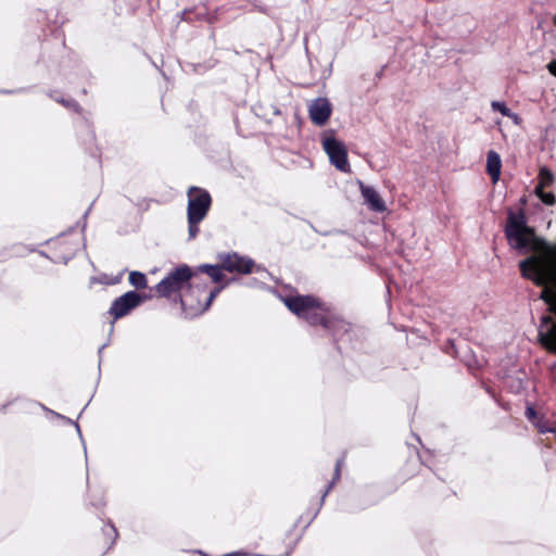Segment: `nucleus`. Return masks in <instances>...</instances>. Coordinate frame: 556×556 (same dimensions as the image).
<instances>
[{"label":"nucleus","mask_w":556,"mask_h":556,"mask_svg":"<svg viewBox=\"0 0 556 556\" xmlns=\"http://www.w3.org/2000/svg\"><path fill=\"white\" fill-rule=\"evenodd\" d=\"M502 169V160L497 152L490 150L486 154V173L493 182L500 179Z\"/></svg>","instance_id":"4468645a"},{"label":"nucleus","mask_w":556,"mask_h":556,"mask_svg":"<svg viewBox=\"0 0 556 556\" xmlns=\"http://www.w3.org/2000/svg\"><path fill=\"white\" fill-rule=\"evenodd\" d=\"M554 25L556 26V15L553 17Z\"/></svg>","instance_id":"bb28decb"},{"label":"nucleus","mask_w":556,"mask_h":556,"mask_svg":"<svg viewBox=\"0 0 556 556\" xmlns=\"http://www.w3.org/2000/svg\"><path fill=\"white\" fill-rule=\"evenodd\" d=\"M296 526L293 529L285 533L282 539V546L277 549V554L273 556H290L294 547L296 546L300 535L295 533Z\"/></svg>","instance_id":"2eb2a0df"},{"label":"nucleus","mask_w":556,"mask_h":556,"mask_svg":"<svg viewBox=\"0 0 556 556\" xmlns=\"http://www.w3.org/2000/svg\"><path fill=\"white\" fill-rule=\"evenodd\" d=\"M147 285V278L144 274L141 273V289L146 288Z\"/></svg>","instance_id":"393cba45"},{"label":"nucleus","mask_w":556,"mask_h":556,"mask_svg":"<svg viewBox=\"0 0 556 556\" xmlns=\"http://www.w3.org/2000/svg\"><path fill=\"white\" fill-rule=\"evenodd\" d=\"M105 532H106V534H108V535H111V534L116 535V530H115V528H114V527H112V526L106 527V528H105Z\"/></svg>","instance_id":"b1692460"},{"label":"nucleus","mask_w":556,"mask_h":556,"mask_svg":"<svg viewBox=\"0 0 556 556\" xmlns=\"http://www.w3.org/2000/svg\"><path fill=\"white\" fill-rule=\"evenodd\" d=\"M361 193L365 203L371 211L382 213L387 210L384 201L375 188L361 182Z\"/></svg>","instance_id":"9d476101"},{"label":"nucleus","mask_w":556,"mask_h":556,"mask_svg":"<svg viewBox=\"0 0 556 556\" xmlns=\"http://www.w3.org/2000/svg\"><path fill=\"white\" fill-rule=\"evenodd\" d=\"M323 148L329 156L330 163L340 172L349 173L351 170L348 161V150L344 144L333 136L323 138Z\"/></svg>","instance_id":"423d86ee"},{"label":"nucleus","mask_w":556,"mask_h":556,"mask_svg":"<svg viewBox=\"0 0 556 556\" xmlns=\"http://www.w3.org/2000/svg\"><path fill=\"white\" fill-rule=\"evenodd\" d=\"M553 434L555 435V440H556V428H555V430H554V433H553Z\"/></svg>","instance_id":"cd10ccee"},{"label":"nucleus","mask_w":556,"mask_h":556,"mask_svg":"<svg viewBox=\"0 0 556 556\" xmlns=\"http://www.w3.org/2000/svg\"><path fill=\"white\" fill-rule=\"evenodd\" d=\"M539 185L535 188L544 189L545 187H548L554 181V176L547 168L543 167L540 169L539 173Z\"/></svg>","instance_id":"a211bd4d"},{"label":"nucleus","mask_w":556,"mask_h":556,"mask_svg":"<svg viewBox=\"0 0 556 556\" xmlns=\"http://www.w3.org/2000/svg\"><path fill=\"white\" fill-rule=\"evenodd\" d=\"M290 312L300 318H305L312 311L323 307V301L312 294L288 295L283 299Z\"/></svg>","instance_id":"0eeeda50"},{"label":"nucleus","mask_w":556,"mask_h":556,"mask_svg":"<svg viewBox=\"0 0 556 556\" xmlns=\"http://www.w3.org/2000/svg\"><path fill=\"white\" fill-rule=\"evenodd\" d=\"M118 281H119V278H118V277H116V278H114L113 280H111V281H105V282H106V283L114 285V283H117Z\"/></svg>","instance_id":"a878e982"},{"label":"nucleus","mask_w":556,"mask_h":556,"mask_svg":"<svg viewBox=\"0 0 556 556\" xmlns=\"http://www.w3.org/2000/svg\"><path fill=\"white\" fill-rule=\"evenodd\" d=\"M222 290L223 287H215L207 293L205 288L195 286L193 280L179 293L177 301L186 315L195 316L202 314Z\"/></svg>","instance_id":"7ed1b4c3"},{"label":"nucleus","mask_w":556,"mask_h":556,"mask_svg":"<svg viewBox=\"0 0 556 556\" xmlns=\"http://www.w3.org/2000/svg\"><path fill=\"white\" fill-rule=\"evenodd\" d=\"M325 329L332 334L336 341H338L342 336L351 330V324L331 312L329 323Z\"/></svg>","instance_id":"f8f14e48"},{"label":"nucleus","mask_w":556,"mask_h":556,"mask_svg":"<svg viewBox=\"0 0 556 556\" xmlns=\"http://www.w3.org/2000/svg\"><path fill=\"white\" fill-rule=\"evenodd\" d=\"M536 195L546 205H554L556 203V197L552 192H544L541 188H535Z\"/></svg>","instance_id":"6ab92c4d"},{"label":"nucleus","mask_w":556,"mask_h":556,"mask_svg":"<svg viewBox=\"0 0 556 556\" xmlns=\"http://www.w3.org/2000/svg\"><path fill=\"white\" fill-rule=\"evenodd\" d=\"M547 70L553 76L556 77V60H553L547 64Z\"/></svg>","instance_id":"4be33fe9"},{"label":"nucleus","mask_w":556,"mask_h":556,"mask_svg":"<svg viewBox=\"0 0 556 556\" xmlns=\"http://www.w3.org/2000/svg\"><path fill=\"white\" fill-rule=\"evenodd\" d=\"M526 414L529 419H532L535 417V410L532 407H528Z\"/></svg>","instance_id":"5701e85b"},{"label":"nucleus","mask_w":556,"mask_h":556,"mask_svg":"<svg viewBox=\"0 0 556 556\" xmlns=\"http://www.w3.org/2000/svg\"><path fill=\"white\" fill-rule=\"evenodd\" d=\"M197 271H193L188 265L182 264L172 270L167 277L160 281L156 286L159 295L164 298H173L176 302L179 293L190 283L195 280Z\"/></svg>","instance_id":"20e7f679"},{"label":"nucleus","mask_w":556,"mask_h":556,"mask_svg":"<svg viewBox=\"0 0 556 556\" xmlns=\"http://www.w3.org/2000/svg\"><path fill=\"white\" fill-rule=\"evenodd\" d=\"M332 113L331 103L327 98H317L308 106V116L313 124L324 126Z\"/></svg>","instance_id":"6e6552de"},{"label":"nucleus","mask_w":556,"mask_h":556,"mask_svg":"<svg viewBox=\"0 0 556 556\" xmlns=\"http://www.w3.org/2000/svg\"><path fill=\"white\" fill-rule=\"evenodd\" d=\"M330 315H331L330 308L323 301V307L312 311L304 318V320H306L311 326H321L325 329L329 323Z\"/></svg>","instance_id":"ddd939ff"},{"label":"nucleus","mask_w":556,"mask_h":556,"mask_svg":"<svg viewBox=\"0 0 556 556\" xmlns=\"http://www.w3.org/2000/svg\"><path fill=\"white\" fill-rule=\"evenodd\" d=\"M556 427H551L546 422H542L538 425V431L540 433H554Z\"/></svg>","instance_id":"aec40b11"},{"label":"nucleus","mask_w":556,"mask_h":556,"mask_svg":"<svg viewBox=\"0 0 556 556\" xmlns=\"http://www.w3.org/2000/svg\"><path fill=\"white\" fill-rule=\"evenodd\" d=\"M129 280L134 286H138L139 285V273L131 271L129 275Z\"/></svg>","instance_id":"412c9836"},{"label":"nucleus","mask_w":556,"mask_h":556,"mask_svg":"<svg viewBox=\"0 0 556 556\" xmlns=\"http://www.w3.org/2000/svg\"><path fill=\"white\" fill-rule=\"evenodd\" d=\"M218 261H220L222 268H224L225 271L236 275L252 274L256 266L251 257L240 255L237 252L219 253Z\"/></svg>","instance_id":"39448f33"},{"label":"nucleus","mask_w":556,"mask_h":556,"mask_svg":"<svg viewBox=\"0 0 556 556\" xmlns=\"http://www.w3.org/2000/svg\"><path fill=\"white\" fill-rule=\"evenodd\" d=\"M344 463H345V456L342 455L340 458L337 459L336 462V466H334V470H333V476H332V479L331 481L329 482V484L327 485L326 490H325V493H324V496L327 495V493L334 486V484L337 482H339V480L341 479V471H342V468L344 466Z\"/></svg>","instance_id":"dca6fc26"},{"label":"nucleus","mask_w":556,"mask_h":556,"mask_svg":"<svg viewBox=\"0 0 556 556\" xmlns=\"http://www.w3.org/2000/svg\"><path fill=\"white\" fill-rule=\"evenodd\" d=\"M491 108L493 111L500 112L503 116L511 118L515 123H518L520 119L519 116L511 112V110L508 109L504 102L492 101Z\"/></svg>","instance_id":"f3484780"},{"label":"nucleus","mask_w":556,"mask_h":556,"mask_svg":"<svg viewBox=\"0 0 556 556\" xmlns=\"http://www.w3.org/2000/svg\"><path fill=\"white\" fill-rule=\"evenodd\" d=\"M194 271L198 273H205L213 282L220 283L219 287H223V289L228 286L233 279H226V276L224 274V268H222V263L218 261L216 265H201L199 266Z\"/></svg>","instance_id":"9b49d317"},{"label":"nucleus","mask_w":556,"mask_h":556,"mask_svg":"<svg viewBox=\"0 0 556 556\" xmlns=\"http://www.w3.org/2000/svg\"><path fill=\"white\" fill-rule=\"evenodd\" d=\"M139 304V294L135 291H129L117 298L111 308L110 314L114 317V319L122 318L126 316L131 309H134Z\"/></svg>","instance_id":"1a4fd4ad"},{"label":"nucleus","mask_w":556,"mask_h":556,"mask_svg":"<svg viewBox=\"0 0 556 556\" xmlns=\"http://www.w3.org/2000/svg\"><path fill=\"white\" fill-rule=\"evenodd\" d=\"M187 219L189 239L193 240L200 232V224L207 216L212 206L210 192L201 187L191 186L187 191Z\"/></svg>","instance_id":"f03ea898"},{"label":"nucleus","mask_w":556,"mask_h":556,"mask_svg":"<svg viewBox=\"0 0 556 556\" xmlns=\"http://www.w3.org/2000/svg\"><path fill=\"white\" fill-rule=\"evenodd\" d=\"M504 231L513 248L532 252L530 256L520 261V274L535 286L542 287L541 298L549 302V295H555L549 286L556 285V243L551 244L536 236L535 229L527 225V216L522 208L517 213L508 211Z\"/></svg>","instance_id":"f257e3e1"}]
</instances>
